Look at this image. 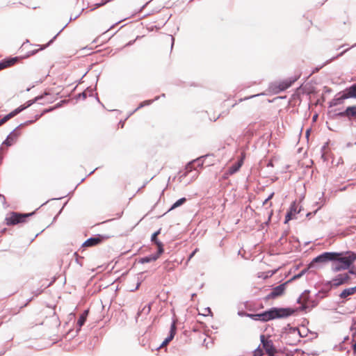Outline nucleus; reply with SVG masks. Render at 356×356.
I'll use <instances>...</instances> for the list:
<instances>
[{
	"mask_svg": "<svg viewBox=\"0 0 356 356\" xmlns=\"http://www.w3.org/2000/svg\"><path fill=\"white\" fill-rule=\"evenodd\" d=\"M293 312L294 309L290 308L273 307L260 314H245V316L254 321L266 322L275 318H286Z\"/></svg>",
	"mask_w": 356,
	"mask_h": 356,
	"instance_id": "1",
	"label": "nucleus"
},
{
	"mask_svg": "<svg viewBox=\"0 0 356 356\" xmlns=\"http://www.w3.org/2000/svg\"><path fill=\"white\" fill-rule=\"evenodd\" d=\"M337 255L332 261H339L341 265L344 267V270L348 269L351 264L356 260V254L354 252H348L343 255V253L335 252Z\"/></svg>",
	"mask_w": 356,
	"mask_h": 356,
	"instance_id": "2",
	"label": "nucleus"
},
{
	"mask_svg": "<svg viewBox=\"0 0 356 356\" xmlns=\"http://www.w3.org/2000/svg\"><path fill=\"white\" fill-rule=\"evenodd\" d=\"M202 165L203 161H202V158L197 159L188 163L186 166L185 172H184L182 177H186L189 173L193 172L192 177L195 179L199 175V172L197 170V168L202 167Z\"/></svg>",
	"mask_w": 356,
	"mask_h": 356,
	"instance_id": "3",
	"label": "nucleus"
},
{
	"mask_svg": "<svg viewBox=\"0 0 356 356\" xmlns=\"http://www.w3.org/2000/svg\"><path fill=\"white\" fill-rule=\"evenodd\" d=\"M336 256L335 252H324L315 257L309 264L308 268H314L316 264H323L327 261H332Z\"/></svg>",
	"mask_w": 356,
	"mask_h": 356,
	"instance_id": "4",
	"label": "nucleus"
},
{
	"mask_svg": "<svg viewBox=\"0 0 356 356\" xmlns=\"http://www.w3.org/2000/svg\"><path fill=\"white\" fill-rule=\"evenodd\" d=\"M260 339L263 348L265 350L266 354L268 356H274L277 353V350L273 345V341L270 339V337H266L264 335L261 334Z\"/></svg>",
	"mask_w": 356,
	"mask_h": 356,
	"instance_id": "5",
	"label": "nucleus"
},
{
	"mask_svg": "<svg viewBox=\"0 0 356 356\" xmlns=\"http://www.w3.org/2000/svg\"><path fill=\"white\" fill-rule=\"evenodd\" d=\"M356 98V83L346 88L344 93L339 97L333 100V105H337L343 102L346 99Z\"/></svg>",
	"mask_w": 356,
	"mask_h": 356,
	"instance_id": "6",
	"label": "nucleus"
},
{
	"mask_svg": "<svg viewBox=\"0 0 356 356\" xmlns=\"http://www.w3.org/2000/svg\"><path fill=\"white\" fill-rule=\"evenodd\" d=\"M5 220L7 225H15L22 222V214L11 212L7 214Z\"/></svg>",
	"mask_w": 356,
	"mask_h": 356,
	"instance_id": "7",
	"label": "nucleus"
},
{
	"mask_svg": "<svg viewBox=\"0 0 356 356\" xmlns=\"http://www.w3.org/2000/svg\"><path fill=\"white\" fill-rule=\"evenodd\" d=\"M286 284L287 283L285 282L273 289L272 291L268 295H267L266 299H275L281 296L286 289Z\"/></svg>",
	"mask_w": 356,
	"mask_h": 356,
	"instance_id": "8",
	"label": "nucleus"
},
{
	"mask_svg": "<svg viewBox=\"0 0 356 356\" xmlns=\"http://www.w3.org/2000/svg\"><path fill=\"white\" fill-rule=\"evenodd\" d=\"M308 300L309 291H305L301 294V296L297 300V302L301 305L298 309L302 311H306L309 308V305L307 304Z\"/></svg>",
	"mask_w": 356,
	"mask_h": 356,
	"instance_id": "9",
	"label": "nucleus"
},
{
	"mask_svg": "<svg viewBox=\"0 0 356 356\" xmlns=\"http://www.w3.org/2000/svg\"><path fill=\"white\" fill-rule=\"evenodd\" d=\"M349 279L350 277L347 273L339 274L332 280V283L334 286H339L346 283Z\"/></svg>",
	"mask_w": 356,
	"mask_h": 356,
	"instance_id": "10",
	"label": "nucleus"
},
{
	"mask_svg": "<svg viewBox=\"0 0 356 356\" xmlns=\"http://www.w3.org/2000/svg\"><path fill=\"white\" fill-rule=\"evenodd\" d=\"M244 159L245 155L243 153H242L241 159L236 163H234L232 166L229 168L227 174L231 175L236 173L243 165Z\"/></svg>",
	"mask_w": 356,
	"mask_h": 356,
	"instance_id": "11",
	"label": "nucleus"
},
{
	"mask_svg": "<svg viewBox=\"0 0 356 356\" xmlns=\"http://www.w3.org/2000/svg\"><path fill=\"white\" fill-rule=\"evenodd\" d=\"M19 57L8 58L0 61V70L14 65L18 60Z\"/></svg>",
	"mask_w": 356,
	"mask_h": 356,
	"instance_id": "12",
	"label": "nucleus"
},
{
	"mask_svg": "<svg viewBox=\"0 0 356 356\" xmlns=\"http://www.w3.org/2000/svg\"><path fill=\"white\" fill-rule=\"evenodd\" d=\"M161 229L154 232L152 237L151 241L156 245L158 247L159 254H161L163 252V243L157 239V236L160 234Z\"/></svg>",
	"mask_w": 356,
	"mask_h": 356,
	"instance_id": "13",
	"label": "nucleus"
},
{
	"mask_svg": "<svg viewBox=\"0 0 356 356\" xmlns=\"http://www.w3.org/2000/svg\"><path fill=\"white\" fill-rule=\"evenodd\" d=\"M21 111H22V105H21L20 106H19L18 108H17L16 109H15L14 111H13L12 112L8 113L6 116H4L2 119H1L0 120V125L3 124L6 122H7L8 120L13 118L14 116H15L16 115L19 113Z\"/></svg>",
	"mask_w": 356,
	"mask_h": 356,
	"instance_id": "14",
	"label": "nucleus"
},
{
	"mask_svg": "<svg viewBox=\"0 0 356 356\" xmlns=\"http://www.w3.org/2000/svg\"><path fill=\"white\" fill-rule=\"evenodd\" d=\"M340 116H347L348 118H356V106H348L346 109L339 113Z\"/></svg>",
	"mask_w": 356,
	"mask_h": 356,
	"instance_id": "15",
	"label": "nucleus"
},
{
	"mask_svg": "<svg viewBox=\"0 0 356 356\" xmlns=\"http://www.w3.org/2000/svg\"><path fill=\"white\" fill-rule=\"evenodd\" d=\"M175 332H176V323H175V321H173L171 325V327H170V334L163 341L162 344L161 345V347H163V346L167 345L170 341H171L175 337Z\"/></svg>",
	"mask_w": 356,
	"mask_h": 356,
	"instance_id": "16",
	"label": "nucleus"
},
{
	"mask_svg": "<svg viewBox=\"0 0 356 356\" xmlns=\"http://www.w3.org/2000/svg\"><path fill=\"white\" fill-rule=\"evenodd\" d=\"M56 36L54 37L53 39H51L47 44L40 46V49H34L33 50L28 51L25 55H24V58H28L35 54H36L39 50H42L47 48L56 38ZM35 47H40V45H35Z\"/></svg>",
	"mask_w": 356,
	"mask_h": 356,
	"instance_id": "17",
	"label": "nucleus"
},
{
	"mask_svg": "<svg viewBox=\"0 0 356 356\" xmlns=\"http://www.w3.org/2000/svg\"><path fill=\"white\" fill-rule=\"evenodd\" d=\"M17 137V134H16L15 131H13L12 133H10L7 138L5 140V141L2 143L1 145L4 147V145L6 146H10L13 144L15 140H16Z\"/></svg>",
	"mask_w": 356,
	"mask_h": 356,
	"instance_id": "18",
	"label": "nucleus"
},
{
	"mask_svg": "<svg viewBox=\"0 0 356 356\" xmlns=\"http://www.w3.org/2000/svg\"><path fill=\"white\" fill-rule=\"evenodd\" d=\"M356 293V286L354 287L345 289L341 291L339 294V297L341 299H346L349 296L353 295Z\"/></svg>",
	"mask_w": 356,
	"mask_h": 356,
	"instance_id": "19",
	"label": "nucleus"
},
{
	"mask_svg": "<svg viewBox=\"0 0 356 356\" xmlns=\"http://www.w3.org/2000/svg\"><path fill=\"white\" fill-rule=\"evenodd\" d=\"M101 241H102V238L99 236L92 237V238H90L88 240H86L83 243V245L86 246V247L94 246V245L99 244L101 242Z\"/></svg>",
	"mask_w": 356,
	"mask_h": 356,
	"instance_id": "20",
	"label": "nucleus"
},
{
	"mask_svg": "<svg viewBox=\"0 0 356 356\" xmlns=\"http://www.w3.org/2000/svg\"><path fill=\"white\" fill-rule=\"evenodd\" d=\"M161 254H159V251L155 254H152L148 257H145L141 259H140L139 262L140 264H145V263H149L152 261H156Z\"/></svg>",
	"mask_w": 356,
	"mask_h": 356,
	"instance_id": "21",
	"label": "nucleus"
},
{
	"mask_svg": "<svg viewBox=\"0 0 356 356\" xmlns=\"http://www.w3.org/2000/svg\"><path fill=\"white\" fill-rule=\"evenodd\" d=\"M88 314V310H85L81 314V315L79 316L78 321H77V325L79 326V329H80L81 327V326L85 323Z\"/></svg>",
	"mask_w": 356,
	"mask_h": 356,
	"instance_id": "22",
	"label": "nucleus"
},
{
	"mask_svg": "<svg viewBox=\"0 0 356 356\" xmlns=\"http://www.w3.org/2000/svg\"><path fill=\"white\" fill-rule=\"evenodd\" d=\"M186 201V199L185 197H182V198H180L179 200H178L177 201H176L172 205V207H170V209H169V211L170 210H172L177 207H180L181 205H182L183 204H184Z\"/></svg>",
	"mask_w": 356,
	"mask_h": 356,
	"instance_id": "23",
	"label": "nucleus"
},
{
	"mask_svg": "<svg viewBox=\"0 0 356 356\" xmlns=\"http://www.w3.org/2000/svg\"><path fill=\"white\" fill-rule=\"evenodd\" d=\"M332 270L334 272H338L344 270V267L339 261H334L332 265Z\"/></svg>",
	"mask_w": 356,
	"mask_h": 356,
	"instance_id": "24",
	"label": "nucleus"
},
{
	"mask_svg": "<svg viewBox=\"0 0 356 356\" xmlns=\"http://www.w3.org/2000/svg\"><path fill=\"white\" fill-rule=\"evenodd\" d=\"M289 211H292L293 213V216L296 218V216L300 211V209L298 208V205L294 202L291 204Z\"/></svg>",
	"mask_w": 356,
	"mask_h": 356,
	"instance_id": "25",
	"label": "nucleus"
},
{
	"mask_svg": "<svg viewBox=\"0 0 356 356\" xmlns=\"http://www.w3.org/2000/svg\"><path fill=\"white\" fill-rule=\"evenodd\" d=\"M151 310V304H148L147 305H145L143 308L138 312V315H140L141 314H144L145 315H147Z\"/></svg>",
	"mask_w": 356,
	"mask_h": 356,
	"instance_id": "26",
	"label": "nucleus"
},
{
	"mask_svg": "<svg viewBox=\"0 0 356 356\" xmlns=\"http://www.w3.org/2000/svg\"><path fill=\"white\" fill-rule=\"evenodd\" d=\"M88 92H90V93L89 94V95H92V89H89V88H88L86 91H84V92H81V93H79V94L78 95V98L82 97V99H85L86 98V97H87V93H88Z\"/></svg>",
	"mask_w": 356,
	"mask_h": 356,
	"instance_id": "27",
	"label": "nucleus"
},
{
	"mask_svg": "<svg viewBox=\"0 0 356 356\" xmlns=\"http://www.w3.org/2000/svg\"><path fill=\"white\" fill-rule=\"evenodd\" d=\"M296 81V78L293 79L292 80H290L289 81H286L285 83H283L284 85L282 86L281 89L282 90H284V89H286V88H289L292 85V83L293 82H295Z\"/></svg>",
	"mask_w": 356,
	"mask_h": 356,
	"instance_id": "28",
	"label": "nucleus"
},
{
	"mask_svg": "<svg viewBox=\"0 0 356 356\" xmlns=\"http://www.w3.org/2000/svg\"><path fill=\"white\" fill-rule=\"evenodd\" d=\"M295 218L293 216V213L292 211H288L286 216H285V223L288 222L289 220Z\"/></svg>",
	"mask_w": 356,
	"mask_h": 356,
	"instance_id": "29",
	"label": "nucleus"
},
{
	"mask_svg": "<svg viewBox=\"0 0 356 356\" xmlns=\"http://www.w3.org/2000/svg\"><path fill=\"white\" fill-rule=\"evenodd\" d=\"M159 97H156L153 100H146V101L143 102L142 104H143L144 106H148V105H150L154 101L159 99Z\"/></svg>",
	"mask_w": 356,
	"mask_h": 356,
	"instance_id": "30",
	"label": "nucleus"
},
{
	"mask_svg": "<svg viewBox=\"0 0 356 356\" xmlns=\"http://www.w3.org/2000/svg\"><path fill=\"white\" fill-rule=\"evenodd\" d=\"M306 271H307L306 269L302 270L299 274L294 275L293 277L292 278V280H296V279L300 278L301 276H302L305 273Z\"/></svg>",
	"mask_w": 356,
	"mask_h": 356,
	"instance_id": "31",
	"label": "nucleus"
},
{
	"mask_svg": "<svg viewBox=\"0 0 356 356\" xmlns=\"http://www.w3.org/2000/svg\"><path fill=\"white\" fill-rule=\"evenodd\" d=\"M254 356H261L263 355L262 350L259 348H257V350H254Z\"/></svg>",
	"mask_w": 356,
	"mask_h": 356,
	"instance_id": "32",
	"label": "nucleus"
},
{
	"mask_svg": "<svg viewBox=\"0 0 356 356\" xmlns=\"http://www.w3.org/2000/svg\"><path fill=\"white\" fill-rule=\"evenodd\" d=\"M34 214V212H32V213H24L23 215V217H24V223L26 222V218L33 215Z\"/></svg>",
	"mask_w": 356,
	"mask_h": 356,
	"instance_id": "33",
	"label": "nucleus"
},
{
	"mask_svg": "<svg viewBox=\"0 0 356 356\" xmlns=\"http://www.w3.org/2000/svg\"><path fill=\"white\" fill-rule=\"evenodd\" d=\"M197 251H198L197 248L195 249V250H193L189 255L188 260H190L191 258H193Z\"/></svg>",
	"mask_w": 356,
	"mask_h": 356,
	"instance_id": "34",
	"label": "nucleus"
},
{
	"mask_svg": "<svg viewBox=\"0 0 356 356\" xmlns=\"http://www.w3.org/2000/svg\"><path fill=\"white\" fill-rule=\"evenodd\" d=\"M40 116V115H37L35 116V120H34L26 121V122H24V125H25V124H29L32 123L33 122H34V121H35L37 119H38V118H39Z\"/></svg>",
	"mask_w": 356,
	"mask_h": 356,
	"instance_id": "35",
	"label": "nucleus"
},
{
	"mask_svg": "<svg viewBox=\"0 0 356 356\" xmlns=\"http://www.w3.org/2000/svg\"><path fill=\"white\" fill-rule=\"evenodd\" d=\"M349 273L353 274V275H356V267L351 268L349 270Z\"/></svg>",
	"mask_w": 356,
	"mask_h": 356,
	"instance_id": "36",
	"label": "nucleus"
},
{
	"mask_svg": "<svg viewBox=\"0 0 356 356\" xmlns=\"http://www.w3.org/2000/svg\"><path fill=\"white\" fill-rule=\"evenodd\" d=\"M32 103H33V101H32V102H31V101H29V102H27V105H26V106H25V105L24 104L23 109L24 110L26 107L30 106L32 104Z\"/></svg>",
	"mask_w": 356,
	"mask_h": 356,
	"instance_id": "37",
	"label": "nucleus"
},
{
	"mask_svg": "<svg viewBox=\"0 0 356 356\" xmlns=\"http://www.w3.org/2000/svg\"><path fill=\"white\" fill-rule=\"evenodd\" d=\"M144 107L143 104H142V102L139 104V106L134 111V112L138 111V109Z\"/></svg>",
	"mask_w": 356,
	"mask_h": 356,
	"instance_id": "38",
	"label": "nucleus"
},
{
	"mask_svg": "<svg viewBox=\"0 0 356 356\" xmlns=\"http://www.w3.org/2000/svg\"><path fill=\"white\" fill-rule=\"evenodd\" d=\"M41 293V291L40 289H38L36 292L35 293L34 296H38Z\"/></svg>",
	"mask_w": 356,
	"mask_h": 356,
	"instance_id": "39",
	"label": "nucleus"
},
{
	"mask_svg": "<svg viewBox=\"0 0 356 356\" xmlns=\"http://www.w3.org/2000/svg\"><path fill=\"white\" fill-rule=\"evenodd\" d=\"M274 195V193H272L268 197V200H270Z\"/></svg>",
	"mask_w": 356,
	"mask_h": 356,
	"instance_id": "40",
	"label": "nucleus"
},
{
	"mask_svg": "<svg viewBox=\"0 0 356 356\" xmlns=\"http://www.w3.org/2000/svg\"><path fill=\"white\" fill-rule=\"evenodd\" d=\"M317 118H318V115H314V116H313V120H314V121L316 120Z\"/></svg>",
	"mask_w": 356,
	"mask_h": 356,
	"instance_id": "41",
	"label": "nucleus"
},
{
	"mask_svg": "<svg viewBox=\"0 0 356 356\" xmlns=\"http://www.w3.org/2000/svg\"><path fill=\"white\" fill-rule=\"evenodd\" d=\"M268 201H269V200H268V197H267V198L264 201L263 204H266Z\"/></svg>",
	"mask_w": 356,
	"mask_h": 356,
	"instance_id": "42",
	"label": "nucleus"
},
{
	"mask_svg": "<svg viewBox=\"0 0 356 356\" xmlns=\"http://www.w3.org/2000/svg\"><path fill=\"white\" fill-rule=\"evenodd\" d=\"M245 312H238V315L240 316H245Z\"/></svg>",
	"mask_w": 356,
	"mask_h": 356,
	"instance_id": "43",
	"label": "nucleus"
},
{
	"mask_svg": "<svg viewBox=\"0 0 356 356\" xmlns=\"http://www.w3.org/2000/svg\"><path fill=\"white\" fill-rule=\"evenodd\" d=\"M354 352L356 353V344L353 346Z\"/></svg>",
	"mask_w": 356,
	"mask_h": 356,
	"instance_id": "44",
	"label": "nucleus"
},
{
	"mask_svg": "<svg viewBox=\"0 0 356 356\" xmlns=\"http://www.w3.org/2000/svg\"><path fill=\"white\" fill-rule=\"evenodd\" d=\"M171 40H172V47L173 46L174 44V38H171Z\"/></svg>",
	"mask_w": 356,
	"mask_h": 356,
	"instance_id": "45",
	"label": "nucleus"
},
{
	"mask_svg": "<svg viewBox=\"0 0 356 356\" xmlns=\"http://www.w3.org/2000/svg\"><path fill=\"white\" fill-rule=\"evenodd\" d=\"M347 50H348V49H346V50H345L343 52L341 53L339 55H338V56H337V57H338V56H339L343 55V54L345 51H346Z\"/></svg>",
	"mask_w": 356,
	"mask_h": 356,
	"instance_id": "46",
	"label": "nucleus"
},
{
	"mask_svg": "<svg viewBox=\"0 0 356 356\" xmlns=\"http://www.w3.org/2000/svg\"><path fill=\"white\" fill-rule=\"evenodd\" d=\"M132 44V42H129V43H127L126 45L128 46V45H130Z\"/></svg>",
	"mask_w": 356,
	"mask_h": 356,
	"instance_id": "47",
	"label": "nucleus"
},
{
	"mask_svg": "<svg viewBox=\"0 0 356 356\" xmlns=\"http://www.w3.org/2000/svg\"><path fill=\"white\" fill-rule=\"evenodd\" d=\"M40 98V97H35V100L36 101V100L39 99Z\"/></svg>",
	"mask_w": 356,
	"mask_h": 356,
	"instance_id": "48",
	"label": "nucleus"
},
{
	"mask_svg": "<svg viewBox=\"0 0 356 356\" xmlns=\"http://www.w3.org/2000/svg\"><path fill=\"white\" fill-rule=\"evenodd\" d=\"M207 309L208 310V312H209V313L211 312V309H210V308H209V307H208Z\"/></svg>",
	"mask_w": 356,
	"mask_h": 356,
	"instance_id": "49",
	"label": "nucleus"
},
{
	"mask_svg": "<svg viewBox=\"0 0 356 356\" xmlns=\"http://www.w3.org/2000/svg\"><path fill=\"white\" fill-rule=\"evenodd\" d=\"M26 43H29V40H26V42H24V45L26 44Z\"/></svg>",
	"mask_w": 356,
	"mask_h": 356,
	"instance_id": "50",
	"label": "nucleus"
},
{
	"mask_svg": "<svg viewBox=\"0 0 356 356\" xmlns=\"http://www.w3.org/2000/svg\"><path fill=\"white\" fill-rule=\"evenodd\" d=\"M33 298H29L27 300L28 302L31 301L32 300Z\"/></svg>",
	"mask_w": 356,
	"mask_h": 356,
	"instance_id": "51",
	"label": "nucleus"
},
{
	"mask_svg": "<svg viewBox=\"0 0 356 356\" xmlns=\"http://www.w3.org/2000/svg\"><path fill=\"white\" fill-rule=\"evenodd\" d=\"M139 285H140V284H138V285L136 287V289L138 288Z\"/></svg>",
	"mask_w": 356,
	"mask_h": 356,
	"instance_id": "52",
	"label": "nucleus"
},
{
	"mask_svg": "<svg viewBox=\"0 0 356 356\" xmlns=\"http://www.w3.org/2000/svg\"><path fill=\"white\" fill-rule=\"evenodd\" d=\"M309 132V130H307V136H308Z\"/></svg>",
	"mask_w": 356,
	"mask_h": 356,
	"instance_id": "53",
	"label": "nucleus"
},
{
	"mask_svg": "<svg viewBox=\"0 0 356 356\" xmlns=\"http://www.w3.org/2000/svg\"><path fill=\"white\" fill-rule=\"evenodd\" d=\"M195 293H193V294L192 295V298L195 297Z\"/></svg>",
	"mask_w": 356,
	"mask_h": 356,
	"instance_id": "54",
	"label": "nucleus"
},
{
	"mask_svg": "<svg viewBox=\"0 0 356 356\" xmlns=\"http://www.w3.org/2000/svg\"><path fill=\"white\" fill-rule=\"evenodd\" d=\"M39 235V234H36L35 237H37Z\"/></svg>",
	"mask_w": 356,
	"mask_h": 356,
	"instance_id": "55",
	"label": "nucleus"
},
{
	"mask_svg": "<svg viewBox=\"0 0 356 356\" xmlns=\"http://www.w3.org/2000/svg\"><path fill=\"white\" fill-rule=\"evenodd\" d=\"M355 46H356V44L355 45H353V47H355Z\"/></svg>",
	"mask_w": 356,
	"mask_h": 356,
	"instance_id": "56",
	"label": "nucleus"
},
{
	"mask_svg": "<svg viewBox=\"0 0 356 356\" xmlns=\"http://www.w3.org/2000/svg\"><path fill=\"white\" fill-rule=\"evenodd\" d=\"M355 145H356V141H355Z\"/></svg>",
	"mask_w": 356,
	"mask_h": 356,
	"instance_id": "57",
	"label": "nucleus"
}]
</instances>
